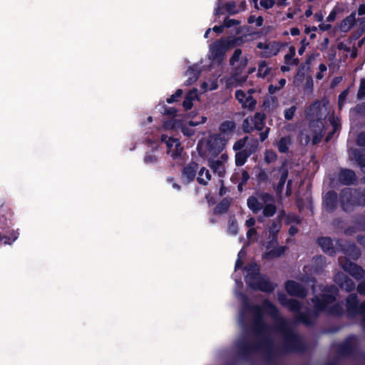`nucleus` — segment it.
Returning <instances> with one entry per match:
<instances>
[{"mask_svg": "<svg viewBox=\"0 0 365 365\" xmlns=\"http://www.w3.org/2000/svg\"><path fill=\"white\" fill-rule=\"evenodd\" d=\"M339 179L343 183L349 185L355 180V174L351 170H344L340 173Z\"/></svg>", "mask_w": 365, "mask_h": 365, "instance_id": "22", "label": "nucleus"}, {"mask_svg": "<svg viewBox=\"0 0 365 365\" xmlns=\"http://www.w3.org/2000/svg\"><path fill=\"white\" fill-rule=\"evenodd\" d=\"M199 71L197 66L191 67L187 72L186 76L187 77V80L186 83L187 85H191L195 83L198 78Z\"/></svg>", "mask_w": 365, "mask_h": 365, "instance_id": "26", "label": "nucleus"}, {"mask_svg": "<svg viewBox=\"0 0 365 365\" xmlns=\"http://www.w3.org/2000/svg\"><path fill=\"white\" fill-rule=\"evenodd\" d=\"M247 140V138H245L236 142L233 146L234 150H238L242 149L245 146Z\"/></svg>", "mask_w": 365, "mask_h": 365, "instance_id": "46", "label": "nucleus"}, {"mask_svg": "<svg viewBox=\"0 0 365 365\" xmlns=\"http://www.w3.org/2000/svg\"><path fill=\"white\" fill-rule=\"evenodd\" d=\"M225 146V140L217 138L215 135L202 139L197 145L200 155L207 160L210 168L219 176H223L225 173V163L228 160L226 153H222L218 157Z\"/></svg>", "mask_w": 365, "mask_h": 365, "instance_id": "1", "label": "nucleus"}, {"mask_svg": "<svg viewBox=\"0 0 365 365\" xmlns=\"http://www.w3.org/2000/svg\"><path fill=\"white\" fill-rule=\"evenodd\" d=\"M211 179L210 171L205 168H201L198 172L197 181L199 183L206 185Z\"/></svg>", "mask_w": 365, "mask_h": 365, "instance_id": "23", "label": "nucleus"}, {"mask_svg": "<svg viewBox=\"0 0 365 365\" xmlns=\"http://www.w3.org/2000/svg\"><path fill=\"white\" fill-rule=\"evenodd\" d=\"M232 46L231 42L228 40L218 41L210 46V58L217 63H221L225 53Z\"/></svg>", "mask_w": 365, "mask_h": 365, "instance_id": "5", "label": "nucleus"}, {"mask_svg": "<svg viewBox=\"0 0 365 365\" xmlns=\"http://www.w3.org/2000/svg\"><path fill=\"white\" fill-rule=\"evenodd\" d=\"M280 230V223L279 221H274L272 222V226L269 227V238L270 240L267 242V245H266V247L267 250H269L271 248H273L272 250H270L269 251H267L264 255V257L267 259H273L275 257H278L281 256L284 252V247H276V245H277V234Z\"/></svg>", "mask_w": 365, "mask_h": 365, "instance_id": "3", "label": "nucleus"}, {"mask_svg": "<svg viewBox=\"0 0 365 365\" xmlns=\"http://www.w3.org/2000/svg\"><path fill=\"white\" fill-rule=\"evenodd\" d=\"M287 172L286 171H284L282 175H281V177H280V180L279 182V185H278V187H277V190H282V189L284 187V185L285 183V181L287 180Z\"/></svg>", "mask_w": 365, "mask_h": 365, "instance_id": "45", "label": "nucleus"}, {"mask_svg": "<svg viewBox=\"0 0 365 365\" xmlns=\"http://www.w3.org/2000/svg\"><path fill=\"white\" fill-rule=\"evenodd\" d=\"M255 220L252 217L249 218L245 222V225L247 227H250V229L253 228V226L255 225Z\"/></svg>", "mask_w": 365, "mask_h": 365, "instance_id": "54", "label": "nucleus"}, {"mask_svg": "<svg viewBox=\"0 0 365 365\" xmlns=\"http://www.w3.org/2000/svg\"><path fill=\"white\" fill-rule=\"evenodd\" d=\"M251 91H248V94L245 93L242 90H237L235 92V97L239 103L242 105L244 108L252 110L255 107L256 101L251 96Z\"/></svg>", "mask_w": 365, "mask_h": 365, "instance_id": "10", "label": "nucleus"}, {"mask_svg": "<svg viewBox=\"0 0 365 365\" xmlns=\"http://www.w3.org/2000/svg\"><path fill=\"white\" fill-rule=\"evenodd\" d=\"M161 140L166 143L168 148V153L173 158L175 159L181 155L182 147L181 146L180 143L178 139L172 138H168L166 135H163L161 136Z\"/></svg>", "mask_w": 365, "mask_h": 365, "instance_id": "7", "label": "nucleus"}, {"mask_svg": "<svg viewBox=\"0 0 365 365\" xmlns=\"http://www.w3.org/2000/svg\"><path fill=\"white\" fill-rule=\"evenodd\" d=\"M229 206L227 200L222 201L215 208V212L217 213H221L225 211Z\"/></svg>", "mask_w": 365, "mask_h": 365, "instance_id": "38", "label": "nucleus"}, {"mask_svg": "<svg viewBox=\"0 0 365 365\" xmlns=\"http://www.w3.org/2000/svg\"><path fill=\"white\" fill-rule=\"evenodd\" d=\"M207 118L206 116L201 115L200 119L197 120H190L187 123L180 122L179 128L184 135L191 137L195 133V129L192 127L204 124L207 122Z\"/></svg>", "mask_w": 365, "mask_h": 365, "instance_id": "9", "label": "nucleus"}, {"mask_svg": "<svg viewBox=\"0 0 365 365\" xmlns=\"http://www.w3.org/2000/svg\"><path fill=\"white\" fill-rule=\"evenodd\" d=\"M286 83V80L282 78L279 81V86L274 87V91L279 90L282 88Z\"/></svg>", "mask_w": 365, "mask_h": 365, "instance_id": "59", "label": "nucleus"}, {"mask_svg": "<svg viewBox=\"0 0 365 365\" xmlns=\"http://www.w3.org/2000/svg\"><path fill=\"white\" fill-rule=\"evenodd\" d=\"M286 289L290 295L304 297L306 295L304 289L294 281H289L286 284Z\"/></svg>", "mask_w": 365, "mask_h": 365, "instance_id": "16", "label": "nucleus"}, {"mask_svg": "<svg viewBox=\"0 0 365 365\" xmlns=\"http://www.w3.org/2000/svg\"><path fill=\"white\" fill-rule=\"evenodd\" d=\"M336 194L334 192H328L325 196L324 202L328 207L331 208L335 205Z\"/></svg>", "mask_w": 365, "mask_h": 365, "instance_id": "34", "label": "nucleus"}, {"mask_svg": "<svg viewBox=\"0 0 365 365\" xmlns=\"http://www.w3.org/2000/svg\"><path fill=\"white\" fill-rule=\"evenodd\" d=\"M364 140H365V133H362L359 136V139H358L359 144L364 145L365 142H364Z\"/></svg>", "mask_w": 365, "mask_h": 365, "instance_id": "62", "label": "nucleus"}, {"mask_svg": "<svg viewBox=\"0 0 365 365\" xmlns=\"http://www.w3.org/2000/svg\"><path fill=\"white\" fill-rule=\"evenodd\" d=\"M242 128L245 132L250 133L253 130V120L252 118H247L242 123Z\"/></svg>", "mask_w": 365, "mask_h": 365, "instance_id": "35", "label": "nucleus"}, {"mask_svg": "<svg viewBox=\"0 0 365 365\" xmlns=\"http://www.w3.org/2000/svg\"><path fill=\"white\" fill-rule=\"evenodd\" d=\"M254 312L256 315V317L257 318V324H261V318L264 314H269L272 317L275 318L277 317V314L276 308L270 302L267 301H265L264 302L263 307L262 308H255Z\"/></svg>", "mask_w": 365, "mask_h": 365, "instance_id": "11", "label": "nucleus"}, {"mask_svg": "<svg viewBox=\"0 0 365 365\" xmlns=\"http://www.w3.org/2000/svg\"><path fill=\"white\" fill-rule=\"evenodd\" d=\"M253 120V130L256 129L260 130L264 127V115L262 113H257L252 118Z\"/></svg>", "mask_w": 365, "mask_h": 365, "instance_id": "27", "label": "nucleus"}, {"mask_svg": "<svg viewBox=\"0 0 365 365\" xmlns=\"http://www.w3.org/2000/svg\"><path fill=\"white\" fill-rule=\"evenodd\" d=\"M334 300L332 295L324 294L322 299L317 296H315L313 299V302L315 307L318 309H324L327 307V303H329Z\"/></svg>", "mask_w": 365, "mask_h": 365, "instance_id": "18", "label": "nucleus"}, {"mask_svg": "<svg viewBox=\"0 0 365 365\" xmlns=\"http://www.w3.org/2000/svg\"><path fill=\"white\" fill-rule=\"evenodd\" d=\"M180 122L178 120H172L170 121H168V122L165 123L163 125V128L165 130L175 129V128L180 127Z\"/></svg>", "mask_w": 365, "mask_h": 365, "instance_id": "36", "label": "nucleus"}, {"mask_svg": "<svg viewBox=\"0 0 365 365\" xmlns=\"http://www.w3.org/2000/svg\"><path fill=\"white\" fill-rule=\"evenodd\" d=\"M276 212V207L273 203V199L272 198L271 202L264 203L263 206V215L265 217H271L274 215Z\"/></svg>", "mask_w": 365, "mask_h": 365, "instance_id": "29", "label": "nucleus"}, {"mask_svg": "<svg viewBox=\"0 0 365 365\" xmlns=\"http://www.w3.org/2000/svg\"><path fill=\"white\" fill-rule=\"evenodd\" d=\"M267 42H259L257 43V48H259V49H262L264 51V48H266L267 45Z\"/></svg>", "mask_w": 365, "mask_h": 365, "instance_id": "63", "label": "nucleus"}, {"mask_svg": "<svg viewBox=\"0 0 365 365\" xmlns=\"http://www.w3.org/2000/svg\"><path fill=\"white\" fill-rule=\"evenodd\" d=\"M259 4L264 9L272 8L274 4V0H259Z\"/></svg>", "mask_w": 365, "mask_h": 365, "instance_id": "44", "label": "nucleus"}, {"mask_svg": "<svg viewBox=\"0 0 365 365\" xmlns=\"http://www.w3.org/2000/svg\"><path fill=\"white\" fill-rule=\"evenodd\" d=\"M249 178H250V176H249V174L247 173V172L243 171L242 173V183L241 184L246 182L248 180Z\"/></svg>", "mask_w": 365, "mask_h": 365, "instance_id": "56", "label": "nucleus"}, {"mask_svg": "<svg viewBox=\"0 0 365 365\" xmlns=\"http://www.w3.org/2000/svg\"><path fill=\"white\" fill-rule=\"evenodd\" d=\"M250 153H246L245 150L239 152L235 156V163L237 166H241L245 164Z\"/></svg>", "mask_w": 365, "mask_h": 365, "instance_id": "31", "label": "nucleus"}, {"mask_svg": "<svg viewBox=\"0 0 365 365\" xmlns=\"http://www.w3.org/2000/svg\"><path fill=\"white\" fill-rule=\"evenodd\" d=\"M270 72V68L267 66L264 61H262L258 65V73L259 77L265 78Z\"/></svg>", "mask_w": 365, "mask_h": 365, "instance_id": "30", "label": "nucleus"}, {"mask_svg": "<svg viewBox=\"0 0 365 365\" xmlns=\"http://www.w3.org/2000/svg\"><path fill=\"white\" fill-rule=\"evenodd\" d=\"M295 55V48L294 47H290L289 53L285 55L284 61L286 64L287 65H293L297 64L298 62L296 59H294V56Z\"/></svg>", "mask_w": 365, "mask_h": 365, "instance_id": "32", "label": "nucleus"}, {"mask_svg": "<svg viewBox=\"0 0 365 365\" xmlns=\"http://www.w3.org/2000/svg\"><path fill=\"white\" fill-rule=\"evenodd\" d=\"M359 15H364L365 14V4H361L359 6L358 9Z\"/></svg>", "mask_w": 365, "mask_h": 365, "instance_id": "61", "label": "nucleus"}, {"mask_svg": "<svg viewBox=\"0 0 365 365\" xmlns=\"http://www.w3.org/2000/svg\"><path fill=\"white\" fill-rule=\"evenodd\" d=\"M314 19L317 21H322L323 20V15L321 13H317L314 15Z\"/></svg>", "mask_w": 365, "mask_h": 365, "instance_id": "64", "label": "nucleus"}, {"mask_svg": "<svg viewBox=\"0 0 365 365\" xmlns=\"http://www.w3.org/2000/svg\"><path fill=\"white\" fill-rule=\"evenodd\" d=\"M247 237L250 242H254L257 240V232L255 228H250L247 232Z\"/></svg>", "mask_w": 365, "mask_h": 365, "instance_id": "37", "label": "nucleus"}, {"mask_svg": "<svg viewBox=\"0 0 365 365\" xmlns=\"http://www.w3.org/2000/svg\"><path fill=\"white\" fill-rule=\"evenodd\" d=\"M335 282L342 288L346 291H351L354 289L355 284L350 279L343 273H338L335 276Z\"/></svg>", "mask_w": 365, "mask_h": 365, "instance_id": "15", "label": "nucleus"}, {"mask_svg": "<svg viewBox=\"0 0 365 365\" xmlns=\"http://www.w3.org/2000/svg\"><path fill=\"white\" fill-rule=\"evenodd\" d=\"M237 24H238V22H237L235 20L230 19H225L223 23L225 27H231Z\"/></svg>", "mask_w": 365, "mask_h": 365, "instance_id": "51", "label": "nucleus"}, {"mask_svg": "<svg viewBox=\"0 0 365 365\" xmlns=\"http://www.w3.org/2000/svg\"><path fill=\"white\" fill-rule=\"evenodd\" d=\"M296 110L295 106H292L284 110V118L287 120H291L294 117Z\"/></svg>", "mask_w": 365, "mask_h": 365, "instance_id": "42", "label": "nucleus"}, {"mask_svg": "<svg viewBox=\"0 0 365 365\" xmlns=\"http://www.w3.org/2000/svg\"><path fill=\"white\" fill-rule=\"evenodd\" d=\"M356 21V14L351 13L349 16L346 17L340 24V30L342 32L349 31L354 25Z\"/></svg>", "mask_w": 365, "mask_h": 365, "instance_id": "19", "label": "nucleus"}, {"mask_svg": "<svg viewBox=\"0 0 365 365\" xmlns=\"http://www.w3.org/2000/svg\"><path fill=\"white\" fill-rule=\"evenodd\" d=\"M347 309L351 313H359L365 316V302L358 307L356 296L354 294H351L347 299Z\"/></svg>", "mask_w": 365, "mask_h": 365, "instance_id": "14", "label": "nucleus"}, {"mask_svg": "<svg viewBox=\"0 0 365 365\" xmlns=\"http://www.w3.org/2000/svg\"><path fill=\"white\" fill-rule=\"evenodd\" d=\"M350 192L349 191H345L344 193V195H343V207H344V210H347V207H346V205L344 204V201L346 200H348V195H350Z\"/></svg>", "mask_w": 365, "mask_h": 365, "instance_id": "57", "label": "nucleus"}, {"mask_svg": "<svg viewBox=\"0 0 365 365\" xmlns=\"http://www.w3.org/2000/svg\"><path fill=\"white\" fill-rule=\"evenodd\" d=\"M320 106H321V104L319 102H316L315 103H314L310 107L309 110L307 111V115H317L318 114V111H319V108H320Z\"/></svg>", "mask_w": 365, "mask_h": 365, "instance_id": "41", "label": "nucleus"}, {"mask_svg": "<svg viewBox=\"0 0 365 365\" xmlns=\"http://www.w3.org/2000/svg\"><path fill=\"white\" fill-rule=\"evenodd\" d=\"M348 91H343L339 96V106L341 108L345 102L347 97Z\"/></svg>", "mask_w": 365, "mask_h": 365, "instance_id": "49", "label": "nucleus"}, {"mask_svg": "<svg viewBox=\"0 0 365 365\" xmlns=\"http://www.w3.org/2000/svg\"><path fill=\"white\" fill-rule=\"evenodd\" d=\"M324 124L321 120L312 121L301 133V142L307 145L311 140L313 144L319 142L322 137Z\"/></svg>", "mask_w": 365, "mask_h": 365, "instance_id": "4", "label": "nucleus"}, {"mask_svg": "<svg viewBox=\"0 0 365 365\" xmlns=\"http://www.w3.org/2000/svg\"><path fill=\"white\" fill-rule=\"evenodd\" d=\"M279 301L282 304H283L284 306H287V307L290 310L297 311L299 309V304L297 301H296V300L288 301L284 294H279Z\"/></svg>", "mask_w": 365, "mask_h": 365, "instance_id": "21", "label": "nucleus"}, {"mask_svg": "<svg viewBox=\"0 0 365 365\" xmlns=\"http://www.w3.org/2000/svg\"><path fill=\"white\" fill-rule=\"evenodd\" d=\"M319 26L322 31H327L331 28V25L327 23H322Z\"/></svg>", "mask_w": 365, "mask_h": 365, "instance_id": "58", "label": "nucleus"}, {"mask_svg": "<svg viewBox=\"0 0 365 365\" xmlns=\"http://www.w3.org/2000/svg\"><path fill=\"white\" fill-rule=\"evenodd\" d=\"M217 88V78L215 76L205 81L201 84V88L204 92L213 91Z\"/></svg>", "mask_w": 365, "mask_h": 365, "instance_id": "25", "label": "nucleus"}, {"mask_svg": "<svg viewBox=\"0 0 365 365\" xmlns=\"http://www.w3.org/2000/svg\"><path fill=\"white\" fill-rule=\"evenodd\" d=\"M197 168V165L195 163L186 166L183 170L182 178L187 182L193 180L196 175Z\"/></svg>", "mask_w": 365, "mask_h": 365, "instance_id": "20", "label": "nucleus"}, {"mask_svg": "<svg viewBox=\"0 0 365 365\" xmlns=\"http://www.w3.org/2000/svg\"><path fill=\"white\" fill-rule=\"evenodd\" d=\"M237 223L234 221L230 222L229 225V232L232 235H235L237 232Z\"/></svg>", "mask_w": 365, "mask_h": 365, "instance_id": "47", "label": "nucleus"}, {"mask_svg": "<svg viewBox=\"0 0 365 365\" xmlns=\"http://www.w3.org/2000/svg\"><path fill=\"white\" fill-rule=\"evenodd\" d=\"M339 264L342 267L344 270L349 272L351 275H352L356 279H360L364 277V270L358 267L354 263L351 262H344L343 259H339Z\"/></svg>", "mask_w": 365, "mask_h": 365, "instance_id": "12", "label": "nucleus"}, {"mask_svg": "<svg viewBox=\"0 0 365 365\" xmlns=\"http://www.w3.org/2000/svg\"><path fill=\"white\" fill-rule=\"evenodd\" d=\"M357 290L360 294H365V282L359 284Z\"/></svg>", "mask_w": 365, "mask_h": 365, "instance_id": "55", "label": "nucleus"}, {"mask_svg": "<svg viewBox=\"0 0 365 365\" xmlns=\"http://www.w3.org/2000/svg\"><path fill=\"white\" fill-rule=\"evenodd\" d=\"M272 201V197L268 194H261L257 197H250L247 200V206L255 213L263 208L264 203Z\"/></svg>", "mask_w": 365, "mask_h": 365, "instance_id": "6", "label": "nucleus"}, {"mask_svg": "<svg viewBox=\"0 0 365 365\" xmlns=\"http://www.w3.org/2000/svg\"><path fill=\"white\" fill-rule=\"evenodd\" d=\"M157 158L154 155H147L145 157V161L147 163H152L156 160Z\"/></svg>", "mask_w": 365, "mask_h": 365, "instance_id": "53", "label": "nucleus"}, {"mask_svg": "<svg viewBox=\"0 0 365 365\" xmlns=\"http://www.w3.org/2000/svg\"><path fill=\"white\" fill-rule=\"evenodd\" d=\"M279 51V46L274 42H271L267 43L264 51H263V55L266 57H269L277 55Z\"/></svg>", "mask_w": 365, "mask_h": 365, "instance_id": "24", "label": "nucleus"}, {"mask_svg": "<svg viewBox=\"0 0 365 365\" xmlns=\"http://www.w3.org/2000/svg\"><path fill=\"white\" fill-rule=\"evenodd\" d=\"M365 96V79H361L360 81V86L358 91V98H363Z\"/></svg>", "mask_w": 365, "mask_h": 365, "instance_id": "43", "label": "nucleus"}, {"mask_svg": "<svg viewBox=\"0 0 365 365\" xmlns=\"http://www.w3.org/2000/svg\"><path fill=\"white\" fill-rule=\"evenodd\" d=\"M182 93L183 91L182 89L177 90L174 94H173L170 97L167 98V102L168 103L175 102L182 95Z\"/></svg>", "mask_w": 365, "mask_h": 365, "instance_id": "39", "label": "nucleus"}, {"mask_svg": "<svg viewBox=\"0 0 365 365\" xmlns=\"http://www.w3.org/2000/svg\"><path fill=\"white\" fill-rule=\"evenodd\" d=\"M195 100H199L197 89H192L190 91L185 98L182 102V106L185 110H190L193 106V101Z\"/></svg>", "mask_w": 365, "mask_h": 365, "instance_id": "17", "label": "nucleus"}, {"mask_svg": "<svg viewBox=\"0 0 365 365\" xmlns=\"http://www.w3.org/2000/svg\"><path fill=\"white\" fill-rule=\"evenodd\" d=\"M319 245L322 250L328 253H331L332 250V242L330 238L322 237L319 240Z\"/></svg>", "mask_w": 365, "mask_h": 365, "instance_id": "28", "label": "nucleus"}, {"mask_svg": "<svg viewBox=\"0 0 365 365\" xmlns=\"http://www.w3.org/2000/svg\"><path fill=\"white\" fill-rule=\"evenodd\" d=\"M304 78V76L303 73H298L296 76L294 77V83L296 85V86H299L301 84V83L302 82L303 79Z\"/></svg>", "mask_w": 365, "mask_h": 365, "instance_id": "50", "label": "nucleus"}, {"mask_svg": "<svg viewBox=\"0 0 365 365\" xmlns=\"http://www.w3.org/2000/svg\"><path fill=\"white\" fill-rule=\"evenodd\" d=\"M248 63V58L246 55H242V50L236 49L230 59V63L236 71H242Z\"/></svg>", "mask_w": 365, "mask_h": 365, "instance_id": "8", "label": "nucleus"}, {"mask_svg": "<svg viewBox=\"0 0 365 365\" xmlns=\"http://www.w3.org/2000/svg\"><path fill=\"white\" fill-rule=\"evenodd\" d=\"M247 271L245 280L250 287L264 292H270L274 289V285L259 274V267L256 264L247 267Z\"/></svg>", "mask_w": 365, "mask_h": 365, "instance_id": "2", "label": "nucleus"}, {"mask_svg": "<svg viewBox=\"0 0 365 365\" xmlns=\"http://www.w3.org/2000/svg\"><path fill=\"white\" fill-rule=\"evenodd\" d=\"M245 256V252L243 250H241L238 253V259L236 261L235 263V269H238L240 267L242 266V262L241 261V259Z\"/></svg>", "mask_w": 365, "mask_h": 365, "instance_id": "48", "label": "nucleus"}, {"mask_svg": "<svg viewBox=\"0 0 365 365\" xmlns=\"http://www.w3.org/2000/svg\"><path fill=\"white\" fill-rule=\"evenodd\" d=\"M235 128V124L233 121H225L220 126V135L215 136L225 140L226 143L227 139L233 134Z\"/></svg>", "mask_w": 365, "mask_h": 365, "instance_id": "13", "label": "nucleus"}, {"mask_svg": "<svg viewBox=\"0 0 365 365\" xmlns=\"http://www.w3.org/2000/svg\"><path fill=\"white\" fill-rule=\"evenodd\" d=\"M224 27H225L224 24L222 26H215L213 28V31L216 33L220 34V33L222 32Z\"/></svg>", "mask_w": 365, "mask_h": 365, "instance_id": "60", "label": "nucleus"}, {"mask_svg": "<svg viewBox=\"0 0 365 365\" xmlns=\"http://www.w3.org/2000/svg\"><path fill=\"white\" fill-rule=\"evenodd\" d=\"M290 144V139L289 138H282L280 139L277 144L278 150L281 153H285L288 150L289 145Z\"/></svg>", "mask_w": 365, "mask_h": 365, "instance_id": "33", "label": "nucleus"}, {"mask_svg": "<svg viewBox=\"0 0 365 365\" xmlns=\"http://www.w3.org/2000/svg\"><path fill=\"white\" fill-rule=\"evenodd\" d=\"M336 11L333 10L331 11V13L327 16V22L334 21L336 19Z\"/></svg>", "mask_w": 365, "mask_h": 365, "instance_id": "52", "label": "nucleus"}, {"mask_svg": "<svg viewBox=\"0 0 365 365\" xmlns=\"http://www.w3.org/2000/svg\"><path fill=\"white\" fill-rule=\"evenodd\" d=\"M277 158L276 153L272 150H266L264 153V159L268 163H272Z\"/></svg>", "mask_w": 365, "mask_h": 365, "instance_id": "40", "label": "nucleus"}]
</instances>
